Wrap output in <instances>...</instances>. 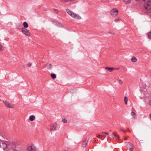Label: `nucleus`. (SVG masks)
<instances>
[{
    "label": "nucleus",
    "instance_id": "nucleus-34",
    "mask_svg": "<svg viewBox=\"0 0 151 151\" xmlns=\"http://www.w3.org/2000/svg\"><path fill=\"white\" fill-rule=\"evenodd\" d=\"M118 20H119V19H115V20L116 21H118Z\"/></svg>",
    "mask_w": 151,
    "mask_h": 151
},
{
    "label": "nucleus",
    "instance_id": "nucleus-6",
    "mask_svg": "<svg viewBox=\"0 0 151 151\" xmlns=\"http://www.w3.org/2000/svg\"><path fill=\"white\" fill-rule=\"evenodd\" d=\"M118 10L116 9H114L111 12V14L113 16H115L118 14Z\"/></svg>",
    "mask_w": 151,
    "mask_h": 151
},
{
    "label": "nucleus",
    "instance_id": "nucleus-12",
    "mask_svg": "<svg viewBox=\"0 0 151 151\" xmlns=\"http://www.w3.org/2000/svg\"><path fill=\"white\" fill-rule=\"evenodd\" d=\"M105 69L108 70L110 72L112 71L114 69V68H110L109 67H106L105 68Z\"/></svg>",
    "mask_w": 151,
    "mask_h": 151
},
{
    "label": "nucleus",
    "instance_id": "nucleus-15",
    "mask_svg": "<svg viewBox=\"0 0 151 151\" xmlns=\"http://www.w3.org/2000/svg\"><path fill=\"white\" fill-rule=\"evenodd\" d=\"M50 76L52 79H55L56 77V75L54 73H51Z\"/></svg>",
    "mask_w": 151,
    "mask_h": 151
},
{
    "label": "nucleus",
    "instance_id": "nucleus-7",
    "mask_svg": "<svg viewBox=\"0 0 151 151\" xmlns=\"http://www.w3.org/2000/svg\"><path fill=\"white\" fill-rule=\"evenodd\" d=\"M27 150L28 151H35L36 150V147L34 145H32L28 147Z\"/></svg>",
    "mask_w": 151,
    "mask_h": 151
},
{
    "label": "nucleus",
    "instance_id": "nucleus-20",
    "mask_svg": "<svg viewBox=\"0 0 151 151\" xmlns=\"http://www.w3.org/2000/svg\"><path fill=\"white\" fill-rule=\"evenodd\" d=\"M70 92L73 93L76 92V90L74 89H72L70 90Z\"/></svg>",
    "mask_w": 151,
    "mask_h": 151
},
{
    "label": "nucleus",
    "instance_id": "nucleus-30",
    "mask_svg": "<svg viewBox=\"0 0 151 151\" xmlns=\"http://www.w3.org/2000/svg\"><path fill=\"white\" fill-rule=\"evenodd\" d=\"M109 33L110 34H113V35L114 34V32H109Z\"/></svg>",
    "mask_w": 151,
    "mask_h": 151
},
{
    "label": "nucleus",
    "instance_id": "nucleus-37",
    "mask_svg": "<svg viewBox=\"0 0 151 151\" xmlns=\"http://www.w3.org/2000/svg\"><path fill=\"white\" fill-rule=\"evenodd\" d=\"M109 137V136H108V137H107V138H108Z\"/></svg>",
    "mask_w": 151,
    "mask_h": 151
},
{
    "label": "nucleus",
    "instance_id": "nucleus-24",
    "mask_svg": "<svg viewBox=\"0 0 151 151\" xmlns=\"http://www.w3.org/2000/svg\"><path fill=\"white\" fill-rule=\"evenodd\" d=\"M131 115L132 116H133L135 115V114L133 112H132L131 113Z\"/></svg>",
    "mask_w": 151,
    "mask_h": 151
},
{
    "label": "nucleus",
    "instance_id": "nucleus-4",
    "mask_svg": "<svg viewBox=\"0 0 151 151\" xmlns=\"http://www.w3.org/2000/svg\"><path fill=\"white\" fill-rule=\"evenodd\" d=\"M0 148H2L3 150L5 151H9V150L7 149V144L5 143L3 141H1Z\"/></svg>",
    "mask_w": 151,
    "mask_h": 151
},
{
    "label": "nucleus",
    "instance_id": "nucleus-17",
    "mask_svg": "<svg viewBox=\"0 0 151 151\" xmlns=\"http://www.w3.org/2000/svg\"><path fill=\"white\" fill-rule=\"evenodd\" d=\"M128 100L127 97L126 96H125L124 97V101L125 102V104H127Z\"/></svg>",
    "mask_w": 151,
    "mask_h": 151
},
{
    "label": "nucleus",
    "instance_id": "nucleus-8",
    "mask_svg": "<svg viewBox=\"0 0 151 151\" xmlns=\"http://www.w3.org/2000/svg\"><path fill=\"white\" fill-rule=\"evenodd\" d=\"M22 32L24 35L29 36L30 34L27 30L24 28H22Z\"/></svg>",
    "mask_w": 151,
    "mask_h": 151
},
{
    "label": "nucleus",
    "instance_id": "nucleus-16",
    "mask_svg": "<svg viewBox=\"0 0 151 151\" xmlns=\"http://www.w3.org/2000/svg\"><path fill=\"white\" fill-rule=\"evenodd\" d=\"M23 25L25 28H26L28 27V24L26 22H23Z\"/></svg>",
    "mask_w": 151,
    "mask_h": 151
},
{
    "label": "nucleus",
    "instance_id": "nucleus-26",
    "mask_svg": "<svg viewBox=\"0 0 151 151\" xmlns=\"http://www.w3.org/2000/svg\"><path fill=\"white\" fill-rule=\"evenodd\" d=\"M102 134L101 135V137H106V136H105V135L104 134Z\"/></svg>",
    "mask_w": 151,
    "mask_h": 151
},
{
    "label": "nucleus",
    "instance_id": "nucleus-33",
    "mask_svg": "<svg viewBox=\"0 0 151 151\" xmlns=\"http://www.w3.org/2000/svg\"><path fill=\"white\" fill-rule=\"evenodd\" d=\"M62 25L61 24H60V25L59 26V27H62Z\"/></svg>",
    "mask_w": 151,
    "mask_h": 151
},
{
    "label": "nucleus",
    "instance_id": "nucleus-18",
    "mask_svg": "<svg viewBox=\"0 0 151 151\" xmlns=\"http://www.w3.org/2000/svg\"><path fill=\"white\" fill-rule=\"evenodd\" d=\"M131 60L133 62H135L137 60V58L135 57H133L132 58Z\"/></svg>",
    "mask_w": 151,
    "mask_h": 151
},
{
    "label": "nucleus",
    "instance_id": "nucleus-9",
    "mask_svg": "<svg viewBox=\"0 0 151 151\" xmlns=\"http://www.w3.org/2000/svg\"><path fill=\"white\" fill-rule=\"evenodd\" d=\"M127 146L129 148L130 150H132L133 149V148L132 146V144L130 142H127L126 143Z\"/></svg>",
    "mask_w": 151,
    "mask_h": 151
},
{
    "label": "nucleus",
    "instance_id": "nucleus-13",
    "mask_svg": "<svg viewBox=\"0 0 151 151\" xmlns=\"http://www.w3.org/2000/svg\"><path fill=\"white\" fill-rule=\"evenodd\" d=\"M35 118V116L33 115H31L29 117L30 120L31 121H33Z\"/></svg>",
    "mask_w": 151,
    "mask_h": 151
},
{
    "label": "nucleus",
    "instance_id": "nucleus-3",
    "mask_svg": "<svg viewBox=\"0 0 151 151\" xmlns=\"http://www.w3.org/2000/svg\"><path fill=\"white\" fill-rule=\"evenodd\" d=\"M144 9L146 11H149L151 9V1L148 0L145 1Z\"/></svg>",
    "mask_w": 151,
    "mask_h": 151
},
{
    "label": "nucleus",
    "instance_id": "nucleus-25",
    "mask_svg": "<svg viewBox=\"0 0 151 151\" xmlns=\"http://www.w3.org/2000/svg\"><path fill=\"white\" fill-rule=\"evenodd\" d=\"M118 82L119 84H122L123 83V82H122V81L121 80H119V81Z\"/></svg>",
    "mask_w": 151,
    "mask_h": 151
},
{
    "label": "nucleus",
    "instance_id": "nucleus-27",
    "mask_svg": "<svg viewBox=\"0 0 151 151\" xmlns=\"http://www.w3.org/2000/svg\"><path fill=\"white\" fill-rule=\"evenodd\" d=\"M101 133L102 134H105L107 135H109V133L107 132H102Z\"/></svg>",
    "mask_w": 151,
    "mask_h": 151
},
{
    "label": "nucleus",
    "instance_id": "nucleus-28",
    "mask_svg": "<svg viewBox=\"0 0 151 151\" xmlns=\"http://www.w3.org/2000/svg\"><path fill=\"white\" fill-rule=\"evenodd\" d=\"M31 65H32L31 63H29L28 64V66L29 67Z\"/></svg>",
    "mask_w": 151,
    "mask_h": 151
},
{
    "label": "nucleus",
    "instance_id": "nucleus-11",
    "mask_svg": "<svg viewBox=\"0 0 151 151\" xmlns=\"http://www.w3.org/2000/svg\"><path fill=\"white\" fill-rule=\"evenodd\" d=\"M57 125L56 124L52 125L50 127V129L52 130L55 131Z\"/></svg>",
    "mask_w": 151,
    "mask_h": 151
},
{
    "label": "nucleus",
    "instance_id": "nucleus-21",
    "mask_svg": "<svg viewBox=\"0 0 151 151\" xmlns=\"http://www.w3.org/2000/svg\"><path fill=\"white\" fill-rule=\"evenodd\" d=\"M62 120L64 123H66L67 121V120L65 119H62Z\"/></svg>",
    "mask_w": 151,
    "mask_h": 151
},
{
    "label": "nucleus",
    "instance_id": "nucleus-22",
    "mask_svg": "<svg viewBox=\"0 0 151 151\" xmlns=\"http://www.w3.org/2000/svg\"><path fill=\"white\" fill-rule=\"evenodd\" d=\"M148 37L151 39V32H149L148 34Z\"/></svg>",
    "mask_w": 151,
    "mask_h": 151
},
{
    "label": "nucleus",
    "instance_id": "nucleus-32",
    "mask_svg": "<svg viewBox=\"0 0 151 151\" xmlns=\"http://www.w3.org/2000/svg\"><path fill=\"white\" fill-rule=\"evenodd\" d=\"M149 104L150 105H151V100H150L149 102Z\"/></svg>",
    "mask_w": 151,
    "mask_h": 151
},
{
    "label": "nucleus",
    "instance_id": "nucleus-36",
    "mask_svg": "<svg viewBox=\"0 0 151 151\" xmlns=\"http://www.w3.org/2000/svg\"><path fill=\"white\" fill-rule=\"evenodd\" d=\"M127 139V138H125L124 139L126 140V139Z\"/></svg>",
    "mask_w": 151,
    "mask_h": 151
},
{
    "label": "nucleus",
    "instance_id": "nucleus-1",
    "mask_svg": "<svg viewBox=\"0 0 151 151\" xmlns=\"http://www.w3.org/2000/svg\"><path fill=\"white\" fill-rule=\"evenodd\" d=\"M8 149L9 151L13 150V151H22V149L20 145L14 142H9L7 143Z\"/></svg>",
    "mask_w": 151,
    "mask_h": 151
},
{
    "label": "nucleus",
    "instance_id": "nucleus-10",
    "mask_svg": "<svg viewBox=\"0 0 151 151\" xmlns=\"http://www.w3.org/2000/svg\"><path fill=\"white\" fill-rule=\"evenodd\" d=\"M88 140V139H85L83 141L82 144V146L83 147H85L86 146Z\"/></svg>",
    "mask_w": 151,
    "mask_h": 151
},
{
    "label": "nucleus",
    "instance_id": "nucleus-19",
    "mask_svg": "<svg viewBox=\"0 0 151 151\" xmlns=\"http://www.w3.org/2000/svg\"><path fill=\"white\" fill-rule=\"evenodd\" d=\"M113 134L114 137H116L117 139H119V135L115 134L114 132L113 133Z\"/></svg>",
    "mask_w": 151,
    "mask_h": 151
},
{
    "label": "nucleus",
    "instance_id": "nucleus-23",
    "mask_svg": "<svg viewBox=\"0 0 151 151\" xmlns=\"http://www.w3.org/2000/svg\"><path fill=\"white\" fill-rule=\"evenodd\" d=\"M3 49V47L2 46V45H1V44H0V51H1V50H2Z\"/></svg>",
    "mask_w": 151,
    "mask_h": 151
},
{
    "label": "nucleus",
    "instance_id": "nucleus-29",
    "mask_svg": "<svg viewBox=\"0 0 151 151\" xmlns=\"http://www.w3.org/2000/svg\"><path fill=\"white\" fill-rule=\"evenodd\" d=\"M120 130L121 131H124V132H126V131H125L122 128H121L120 129Z\"/></svg>",
    "mask_w": 151,
    "mask_h": 151
},
{
    "label": "nucleus",
    "instance_id": "nucleus-35",
    "mask_svg": "<svg viewBox=\"0 0 151 151\" xmlns=\"http://www.w3.org/2000/svg\"><path fill=\"white\" fill-rule=\"evenodd\" d=\"M150 117L151 118V114L150 115Z\"/></svg>",
    "mask_w": 151,
    "mask_h": 151
},
{
    "label": "nucleus",
    "instance_id": "nucleus-31",
    "mask_svg": "<svg viewBox=\"0 0 151 151\" xmlns=\"http://www.w3.org/2000/svg\"><path fill=\"white\" fill-rule=\"evenodd\" d=\"M100 137H101V135H98V136H97V137L99 138H100Z\"/></svg>",
    "mask_w": 151,
    "mask_h": 151
},
{
    "label": "nucleus",
    "instance_id": "nucleus-14",
    "mask_svg": "<svg viewBox=\"0 0 151 151\" xmlns=\"http://www.w3.org/2000/svg\"><path fill=\"white\" fill-rule=\"evenodd\" d=\"M46 67H47L48 69H51L52 68V66L51 64H47L45 65Z\"/></svg>",
    "mask_w": 151,
    "mask_h": 151
},
{
    "label": "nucleus",
    "instance_id": "nucleus-38",
    "mask_svg": "<svg viewBox=\"0 0 151 151\" xmlns=\"http://www.w3.org/2000/svg\"><path fill=\"white\" fill-rule=\"evenodd\" d=\"M119 69V68H117V70H118V69Z\"/></svg>",
    "mask_w": 151,
    "mask_h": 151
},
{
    "label": "nucleus",
    "instance_id": "nucleus-5",
    "mask_svg": "<svg viewBox=\"0 0 151 151\" xmlns=\"http://www.w3.org/2000/svg\"><path fill=\"white\" fill-rule=\"evenodd\" d=\"M3 102L6 106L8 108H13L14 107V104L6 101H4Z\"/></svg>",
    "mask_w": 151,
    "mask_h": 151
},
{
    "label": "nucleus",
    "instance_id": "nucleus-2",
    "mask_svg": "<svg viewBox=\"0 0 151 151\" xmlns=\"http://www.w3.org/2000/svg\"><path fill=\"white\" fill-rule=\"evenodd\" d=\"M66 11L67 13L72 17L76 19H81V17L78 15L73 12L72 11L69 9H67Z\"/></svg>",
    "mask_w": 151,
    "mask_h": 151
}]
</instances>
